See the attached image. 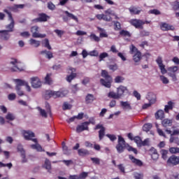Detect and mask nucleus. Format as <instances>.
I'll return each mask as SVG.
<instances>
[{"mask_svg":"<svg viewBox=\"0 0 179 179\" xmlns=\"http://www.w3.org/2000/svg\"><path fill=\"white\" fill-rule=\"evenodd\" d=\"M125 139L121 136H118L117 144L116 145V150L119 153H122L125 149L128 152H133L134 155H138V150L135 148H133L129 144H125Z\"/></svg>","mask_w":179,"mask_h":179,"instance_id":"f257e3e1","label":"nucleus"},{"mask_svg":"<svg viewBox=\"0 0 179 179\" xmlns=\"http://www.w3.org/2000/svg\"><path fill=\"white\" fill-rule=\"evenodd\" d=\"M23 136L26 141H32L35 144L31 145V149L37 150V152H43V147L38 144L37 138H33L36 136L34 133L31 131H24Z\"/></svg>","mask_w":179,"mask_h":179,"instance_id":"f03ea898","label":"nucleus"},{"mask_svg":"<svg viewBox=\"0 0 179 179\" xmlns=\"http://www.w3.org/2000/svg\"><path fill=\"white\" fill-rule=\"evenodd\" d=\"M101 76L102 78H104L105 80L101 78L100 80V83L102 85V86L110 89V87H111V82H113V78L108 74V72L106 70H102Z\"/></svg>","mask_w":179,"mask_h":179,"instance_id":"7ed1b4c3","label":"nucleus"},{"mask_svg":"<svg viewBox=\"0 0 179 179\" xmlns=\"http://www.w3.org/2000/svg\"><path fill=\"white\" fill-rule=\"evenodd\" d=\"M3 12L8 14V20H10V23L6 26V31L12 33L15 29V20H13V17L12 16V13L8 10V9H4Z\"/></svg>","mask_w":179,"mask_h":179,"instance_id":"20e7f679","label":"nucleus"},{"mask_svg":"<svg viewBox=\"0 0 179 179\" xmlns=\"http://www.w3.org/2000/svg\"><path fill=\"white\" fill-rule=\"evenodd\" d=\"M51 97H53V99H58L59 97H65V94H64V92H55L52 90H46L45 91V99L46 100L48 99H51Z\"/></svg>","mask_w":179,"mask_h":179,"instance_id":"39448f33","label":"nucleus"},{"mask_svg":"<svg viewBox=\"0 0 179 179\" xmlns=\"http://www.w3.org/2000/svg\"><path fill=\"white\" fill-rule=\"evenodd\" d=\"M106 14H97L96 15V19L98 20H104V22H111L113 20V18L110 15H111L110 10H107L105 11Z\"/></svg>","mask_w":179,"mask_h":179,"instance_id":"423d86ee","label":"nucleus"},{"mask_svg":"<svg viewBox=\"0 0 179 179\" xmlns=\"http://www.w3.org/2000/svg\"><path fill=\"white\" fill-rule=\"evenodd\" d=\"M166 164L170 167H174V166H178L179 164V157L177 155H171L166 161Z\"/></svg>","mask_w":179,"mask_h":179,"instance_id":"0eeeda50","label":"nucleus"},{"mask_svg":"<svg viewBox=\"0 0 179 179\" xmlns=\"http://www.w3.org/2000/svg\"><path fill=\"white\" fill-rule=\"evenodd\" d=\"M14 82L16 83V86H15V90L17 92V94H18V96H24V92H23V90H22V85H23V80L21 79H15Z\"/></svg>","mask_w":179,"mask_h":179,"instance_id":"6e6552de","label":"nucleus"},{"mask_svg":"<svg viewBox=\"0 0 179 179\" xmlns=\"http://www.w3.org/2000/svg\"><path fill=\"white\" fill-rule=\"evenodd\" d=\"M129 23L136 29H143V24H145V22H143L142 20L138 19H132L129 21Z\"/></svg>","mask_w":179,"mask_h":179,"instance_id":"1a4fd4ad","label":"nucleus"},{"mask_svg":"<svg viewBox=\"0 0 179 179\" xmlns=\"http://www.w3.org/2000/svg\"><path fill=\"white\" fill-rule=\"evenodd\" d=\"M94 129L95 131H97V129H100L99 131V141H101L106 135V127H103V124H98L96 125Z\"/></svg>","mask_w":179,"mask_h":179,"instance_id":"9d476101","label":"nucleus"},{"mask_svg":"<svg viewBox=\"0 0 179 179\" xmlns=\"http://www.w3.org/2000/svg\"><path fill=\"white\" fill-rule=\"evenodd\" d=\"M38 27L34 26L31 28V32L32 33V37L34 38H44L45 34H41L38 33Z\"/></svg>","mask_w":179,"mask_h":179,"instance_id":"9b49d317","label":"nucleus"},{"mask_svg":"<svg viewBox=\"0 0 179 179\" xmlns=\"http://www.w3.org/2000/svg\"><path fill=\"white\" fill-rule=\"evenodd\" d=\"M156 62L161 71V73H162V75L167 73V70L166 69V66L163 64V59L162 57L159 56L156 59Z\"/></svg>","mask_w":179,"mask_h":179,"instance_id":"f8f14e48","label":"nucleus"},{"mask_svg":"<svg viewBox=\"0 0 179 179\" xmlns=\"http://www.w3.org/2000/svg\"><path fill=\"white\" fill-rule=\"evenodd\" d=\"M31 85L34 89H38L41 86H43V83L38 77H32L31 78Z\"/></svg>","mask_w":179,"mask_h":179,"instance_id":"ddd939ff","label":"nucleus"},{"mask_svg":"<svg viewBox=\"0 0 179 179\" xmlns=\"http://www.w3.org/2000/svg\"><path fill=\"white\" fill-rule=\"evenodd\" d=\"M10 64H11V65H13V66L11 68L12 72H17V71H23V69H22V67L19 66L20 63L17 62V59H13V61L10 62Z\"/></svg>","mask_w":179,"mask_h":179,"instance_id":"4468645a","label":"nucleus"},{"mask_svg":"<svg viewBox=\"0 0 179 179\" xmlns=\"http://www.w3.org/2000/svg\"><path fill=\"white\" fill-rule=\"evenodd\" d=\"M69 70L71 71V74L67 76L66 78V80L69 82V83H71V82H72V80H73V79H75V78H76V76H78V74H76V69L73 68V67H69Z\"/></svg>","mask_w":179,"mask_h":179,"instance_id":"2eb2a0df","label":"nucleus"},{"mask_svg":"<svg viewBox=\"0 0 179 179\" xmlns=\"http://www.w3.org/2000/svg\"><path fill=\"white\" fill-rule=\"evenodd\" d=\"M117 96H119V99H121L125 93H128V88L124 85H120L117 89Z\"/></svg>","mask_w":179,"mask_h":179,"instance_id":"dca6fc26","label":"nucleus"},{"mask_svg":"<svg viewBox=\"0 0 179 179\" xmlns=\"http://www.w3.org/2000/svg\"><path fill=\"white\" fill-rule=\"evenodd\" d=\"M83 131H89V126H87V122H83L80 125H78L76 127V132L80 134Z\"/></svg>","mask_w":179,"mask_h":179,"instance_id":"f3484780","label":"nucleus"},{"mask_svg":"<svg viewBox=\"0 0 179 179\" xmlns=\"http://www.w3.org/2000/svg\"><path fill=\"white\" fill-rule=\"evenodd\" d=\"M129 159L133 164H135V166H138V167H142L143 166V162H142L141 159L135 158L132 155H129Z\"/></svg>","mask_w":179,"mask_h":179,"instance_id":"a211bd4d","label":"nucleus"},{"mask_svg":"<svg viewBox=\"0 0 179 179\" xmlns=\"http://www.w3.org/2000/svg\"><path fill=\"white\" fill-rule=\"evenodd\" d=\"M160 29L162 31H169V30L174 31V26L169 24L166 22H162L160 24Z\"/></svg>","mask_w":179,"mask_h":179,"instance_id":"6ab92c4d","label":"nucleus"},{"mask_svg":"<svg viewBox=\"0 0 179 179\" xmlns=\"http://www.w3.org/2000/svg\"><path fill=\"white\" fill-rule=\"evenodd\" d=\"M10 32L6 30H2L0 31V38L1 40H5L6 41H8L9 38H10Z\"/></svg>","mask_w":179,"mask_h":179,"instance_id":"aec40b11","label":"nucleus"},{"mask_svg":"<svg viewBox=\"0 0 179 179\" xmlns=\"http://www.w3.org/2000/svg\"><path fill=\"white\" fill-rule=\"evenodd\" d=\"M38 17L32 20V23H41L45 22V13H39Z\"/></svg>","mask_w":179,"mask_h":179,"instance_id":"412c9836","label":"nucleus"},{"mask_svg":"<svg viewBox=\"0 0 179 179\" xmlns=\"http://www.w3.org/2000/svg\"><path fill=\"white\" fill-rule=\"evenodd\" d=\"M146 99L151 104H154V103H156V94H155V93L153 92H148L146 96Z\"/></svg>","mask_w":179,"mask_h":179,"instance_id":"4be33fe9","label":"nucleus"},{"mask_svg":"<svg viewBox=\"0 0 179 179\" xmlns=\"http://www.w3.org/2000/svg\"><path fill=\"white\" fill-rule=\"evenodd\" d=\"M162 127H164V128H166V129H167V128H169V127L173 126V120L168 119V118L164 119L162 121Z\"/></svg>","mask_w":179,"mask_h":179,"instance_id":"5701e85b","label":"nucleus"},{"mask_svg":"<svg viewBox=\"0 0 179 179\" xmlns=\"http://www.w3.org/2000/svg\"><path fill=\"white\" fill-rule=\"evenodd\" d=\"M96 100V98H94V95L92 94H87L85 96V103L86 104H92Z\"/></svg>","mask_w":179,"mask_h":179,"instance_id":"b1692460","label":"nucleus"},{"mask_svg":"<svg viewBox=\"0 0 179 179\" xmlns=\"http://www.w3.org/2000/svg\"><path fill=\"white\" fill-rule=\"evenodd\" d=\"M156 120H164V110H158L155 113Z\"/></svg>","mask_w":179,"mask_h":179,"instance_id":"393cba45","label":"nucleus"},{"mask_svg":"<svg viewBox=\"0 0 179 179\" xmlns=\"http://www.w3.org/2000/svg\"><path fill=\"white\" fill-rule=\"evenodd\" d=\"M78 153L80 156L84 157V156H87L90 155V152H89V150L84 149V148H80L78 150Z\"/></svg>","mask_w":179,"mask_h":179,"instance_id":"a878e982","label":"nucleus"},{"mask_svg":"<svg viewBox=\"0 0 179 179\" xmlns=\"http://www.w3.org/2000/svg\"><path fill=\"white\" fill-rule=\"evenodd\" d=\"M142 59V53L141 52H137L133 56V61L134 62H139Z\"/></svg>","mask_w":179,"mask_h":179,"instance_id":"bb28decb","label":"nucleus"},{"mask_svg":"<svg viewBox=\"0 0 179 179\" xmlns=\"http://www.w3.org/2000/svg\"><path fill=\"white\" fill-rule=\"evenodd\" d=\"M64 13L68 17H70V19L75 20L76 23H79V19H78V17L75 16L73 14L69 13L68 10L64 11Z\"/></svg>","mask_w":179,"mask_h":179,"instance_id":"cd10ccee","label":"nucleus"},{"mask_svg":"<svg viewBox=\"0 0 179 179\" xmlns=\"http://www.w3.org/2000/svg\"><path fill=\"white\" fill-rule=\"evenodd\" d=\"M45 117H52V113H51V106H50V103H45Z\"/></svg>","mask_w":179,"mask_h":179,"instance_id":"c85d7f7f","label":"nucleus"},{"mask_svg":"<svg viewBox=\"0 0 179 179\" xmlns=\"http://www.w3.org/2000/svg\"><path fill=\"white\" fill-rule=\"evenodd\" d=\"M62 149L64 155H66L67 156H69L71 155V150L68 149V146H66V144H65V142L62 143Z\"/></svg>","mask_w":179,"mask_h":179,"instance_id":"c756f323","label":"nucleus"},{"mask_svg":"<svg viewBox=\"0 0 179 179\" xmlns=\"http://www.w3.org/2000/svg\"><path fill=\"white\" fill-rule=\"evenodd\" d=\"M129 10L131 13V15H139L141 13V10H138L136 7L131 6L129 8Z\"/></svg>","mask_w":179,"mask_h":179,"instance_id":"7c9ffc66","label":"nucleus"},{"mask_svg":"<svg viewBox=\"0 0 179 179\" xmlns=\"http://www.w3.org/2000/svg\"><path fill=\"white\" fill-rule=\"evenodd\" d=\"M52 76V73H48L45 76V85H52V78H51Z\"/></svg>","mask_w":179,"mask_h":179,"instance_id":"2f4dec72","label":"nucleus"},{"mask_svg":"<svg viewBox=\"0 0 179 179\" xmlns=\"http://www.w3.org/2000/svg\"><path fill=\"white\" fill-rule=\"evenodd\" d=\"M89 38L91 40V41H95L96 43H99V41H100V37L97 36L96 34L94 33H92L89 36Z\"/></svg>","mask_w":179,"mask_h":179,"instance_id":"473e14b6","label":"nucleus"},{"mask_svg":"<svg viewBox=\"0 0 179 179\" xmlns=\"http://www.w3.org/2000/svg\"><path fill=\"white\" fill-rule=\"evenodd\" d=\"M152 127L153 125L152 124V123H145L143 126V131H144L145 132H149V131L152 129Z\"/></svg>","mask_w":179,"mask_h":179,"instance_id":"72a5a7b5","label":"nucleus"},{"mask_svg":"<svg viewBox=\"0 0 179 179\" xmlns=\"http://www.w3.org/2000/svg\"><path fill=\"white\" fill-rule=\"evenodd\" d=\"M108 97H109V99H115L116 100H118V99H120L117 92L115 93L114 92H110L108 94Z\"/></svg>","mask_w":179,"mask_h":179,"instance_id":"f704fd0d","label":"nucleus"},{"mask_svg":"<svg viewBox=\"0 0 179 179\" xmlns=\"http://www.w3.org/2000/svg\"><path fill=\"white\" fill-rule=\"evenodd\" d=\"M170 110H173V101H169L168 105H166L164 108V111L166 113H168Z\"/></svg>","mask_w":179,"mask_h":179,"instance_id":"c9c22d12","label":"nucleus"},{"mask_svg":"<svg viewBox=\"0 0 179 179\" xmlns=\"http://www.w3.org/2000/svg\"><path fill=\"white\" fill-rule=\"evenodd\" d=\"M165 131H166L168 135H171V136H174L176 135H179V130L178 129H176L173 131H171V130H170L169 129H166Z\"/></svg>","mask_w":179,"mask_h":179,"instance_id":"e433bc0d","label":"nucleus"},{"mask_svg":"<svg viewBox=\"0 0 179 179\" xmlns=\"http://www.w3.org/2000/svg\"><path fill=\"white\" fill-rule=\"evenodd\" d=\"M120 105L123 108H127V110H132V107L128 101H121Z\"/></svg>","mask_w":179,"mask_h":179,"instance_id":"4c0bfd02","label":"nucleus"},{"mask_svg":"<svg viewBox=\"0 0 179 179\" xmlns=\"http://www.w3.org/2000/svg\"><path fill=\"white\" fill-rule=\"evenodd\" d=\"M133 141H134L135 143H136L138 148H141V145L142 143V138H141V136H135Z\"/></svg>","mask_w":179,"mask_h":179,"instance_id":"58836bf2","label":"nucleus"},{"mask_svg":"<svg viewBox=\"0 0 179 179\" xmlns=\"http://www.w3.org/2000/svg\"><path fill=\"white\" fill-rule=\"evenodd\" d=\"M169 141L170 143H176V145H179V138L177 136H171Z\"/></svg>","mask_w":179,"mask_h":179,"instance_id":"ea45409f","label":"nucleus"},{"mask_svg":"<svg viewBox=\"0 0 179 179\" xmlns=\"http://www.w3.org/2000/svg\"><path fill=\"white\" fill-rule=\"evenodd\" d=\"M168 71H169V73H176L177 71H178V66H172L168 68Z\"/></svg>","mask_w":179,"mask_h":179,"instance_id":"a19ab883","label":"nucleus"},{"mask_svg":"<svg viewBox=\"0 0 179 179\" xmlns=\"http://www.w3.org/2000/svg\"><path fill=\"white\" fill-rule=\"evenodd\" d=\"M160 153L162 157L164 160H167V155H169V150H161Z\"/></svg>","mask_w":179,"mask_h":179,"instance_id":"79ce46f5","label":"nucleus"},{"mask_svg":"<svg viewBox=\"0 0 179 179\" xmlns=\"http://www.w3.org/2000/svg\"><path fill=\"white\" fill-rule=\"evenodd\" d=\"M29 43L31 45H34V47H40V41H36V39H30Z\"/></svg>","mask_w":179,"mask_h":179,"instance_id":"37998d69","label":"nucleus"},{"mask_svg":"<svg viewBox=\"0 0 179 179\" xmlns=\"http://www.w3.org/2000/svg\"><path fill=\"white\" fill-rule=\"evenodd\" d=\"M136 52H141L135 45H131L130 46V54H136Z\"/></svg>","mask_w":179,"mask_h":179,"instance_id":"c03bdc74","label":"nucleus"},{"mask_svg":"<svg viewBox=\"0 0 179 179\" xmlns=\"http://www.w3.org/2000/svg\"><path fill=\"white\" fill-rule=\"evenodd\" d=\"M120 36H123L124 37H131V33H129V31H128L127 30L122 29L120 32Z\"/></svg>","mask_w":179,"mask_h":179,"instance_id":"a18cd8bd","label":"nucleus"},{"mask_svg":"<svg viewBox=\"0 0 179 179\" xmlns=\"http://www.w3.org/2000/svg\"><path fill=\"white\" fill-rule=\"evenodd\" d=\"M150 143V138H145L143 141L141 140V148H142V146H149Z\"/></svg>","mask_w":179,"mask_h":179,"instance_id":"49530a36","label":"nucleus"},{"mask_svg":"<svg viewBox=\"0 0 179 179\" xmlns=\"http://www.w3.org/2000/svg\"><path fill=\"white\" fill-rule=\"evenodd\" d=\"M2 167H8V169H9V170H10V169L12 167H13V164H12L11 162H10L8 164H3L0 162V168H2Z\"/></svg>","mask_w":179,"mask_h":179,"instance_id":"de8ad7c7","label":"nucleus"},{"mask_svg":"<svg viewBox=\"0 0 179 179\" xmlns=\"http://www.w3.org/2000/svg\"><path fill=\"white\" fill-rule=\"evenodd\" d=\"M159 78L164 85H168V83H169V78H167L166 76H160Z\"/></svg>","mask_w":179,"mask_h":179,"instance_id":"09e8293b","label":"nucleus"},{"mask_svg":"<svg viewBox=\"0 0 179 179\" xmlns=\"http://www.w3.org/2000/svg\"><path fill=\"white\" fill-rule=\"evenodd\" d=\"M124 77L120 76H117L115 78V83H122V82H124Z\"/></svg>","mask_w":179,"mask_h":179,"instance_id":"8fccbe9b","label":"nucleus"},{"mask_svg":"<svg viewBox=\"0 0 179 179\" xmlns=\"http://www.w3.org/2000/svg\"><path fill=\"white\" fill-rule=\"evenodd\" d=\"M36 110H38L41 117H45V110L41 108L40 106L36 107Z\"/></svg>","mask_w":179,"mask_h":179,"instance_id":"3c124183","label":"nucleus"},{"mask_svg":"<svg viewBox=\"0 0 179 179\" xmlns=\"http://www.w3.org/2000/svg\"><path fill=\"white\" fill-rule=\"evenodd\" d=\"M17 152H20L21 155H22L23 153H26V151H24V149L23 148V145H22L21 144L17 145Z\"/></svg>","mask_w":179,"mask_h":179,"instance_id":"603ef678","label":"nucleus"},{"mask_svg":"<svg viewBox=\"0 0 179 179\" xmlns=\"http://www.w3.org/2000/svg\"><path fill=\"white\" fill-rule=\"evenodd\" d=\"M108 57V53L107 52H102L99 55V62H101L104 58H107Z\"/></svg>","mask_w":179,"mask_h":179,"instance_id":"864d4df0","label":"nucleus"},{"mask_svg":"<svg viewBox=\"0 0 179 179\" xmlns=\"http://www.w3.org/2000/svg\"><path fill=\"white\" fill-rule=\"evenodd\" d=\"M45 55L46 58L50 59H52V58H54V53L51 51H45Z\"/></svg>","mask_w":179,"mask_h":179,"instance_id":"5fc2aeb1","label":"nucleus"},{"mask_svg":"<svg viewBox=\"0 0 179 179\" xmlns=\"http://www.w3.org/2000/svg\"><path fill=\"white\" fill-rule=\"evenodd\" d=\"M22 86H25L28 92H31V87H30V85H29V83L26 82L25 80H22Z\"/></svg>","mask_w":179,"mask_h":179,"instance_id":"6e6d98bb","label":"nucleus"},{"mask_svg":"<svg viewBox=\"0 0 179 179\" xmlns=\"http://www.w3.org/2000/svg\"><path fill=\"white\" fill-rule=\"evenodd\" d=\"M45 169L50 171L51 170V162L48 159H45Z\"/></svg>","mask_w":179,"mask_h":179,"instance_id":"4d7b16f0","label":"nucleus"},{"mask_svg":"<svg viewBox=\"0 0 179 179\" xmlns=\"http://www.w3.org/2000/svg\"><path fill=\"white\" fill-rule=\"evenodd\" d=\"M109 69L110 71H113V72H115V71H117V69H118V65H117V64H110L109 65Z\"/></svg>","mask_w":179,"mask_h":179,"instance_id":"13d9d810","label":"nucleus"},{"mask_svg":"<svg viewBox=\"0 0 179 179\" xmlns=\"http://www.w3.org/2000/svg\"><path fill=\"white\" fill-rule=\"evenodd\" d=\"M168 75L170 78H172L173 82H177V76L176 75V73H168Z\"/></svg>","mask_w":179,"mask_h":179,"instance_id":"bf43d9fd","label":"nucleus"},{"mask_svg":"<svg viewBox=\"0 0 179 179\" xmlns=\"http://www.w3.org/2000/svg\"><path fill=\"white\" fill-rule=\"evenodd\" d=\"M6 119L9 121H13V120H15V115L12 113H8L6 116Z\"/></svg>","mask_w":179,"mask_h":179,"instance_id":"052dcab7","label":"nucleus"},{"mask_svg":"<svg viewBox=\"0 0 179 179\" xmlns=\"http://www.w3.org/2000/svg\"><path fill=\"white\" fill-rule=\"evenodd\" d=\"M91 160L94 164H100V159L97 157H91Z\"/></svg>","mask_w":179,"mask_h":179,"instance_id":"680f3d73","label":"nucleus"},{"mask_svg":"<svg viewBox=\"0 0 179 179\" xmlns=\"http://www.w3.org/2000/svg\"><path fill=\"white\" fill-rule=\"evenodd\" d=\"M107 138H110V140L112 142H114V141H117V136L114 134H106Z\"/></svg>","mask_w":179,"mask_h":179,"instance_id":"e2e57ef3","label":"nucleus"},{"mask_svg":"<svg viewBox=\"0 0 179 179\" xmlns=\"http://www.w3.org/2000/svg\"><path fill=\"white\" fill-rule=\"evenodd\" d=\"M134 178L135 179H143V174L139 173H135L134 174Z\"/></svg>","mask_w":179,"mask_h":179,"instance_id":"0e129e2a","label":"nucleus"},{"mask_svg":"<svg viewBox=\"0 0 179 179\" xmlns=\"http://www.w3.org/2000/svg\"><path fill=\"white\" fill-rule=\"evenodd\" d=\"M169 152L171 153H179V148H174V147H172L171 148H169Z\"/></svg>","mask_w":179,"mask_h":179,"instance_id":"69168bd1","label":"nucleus"},{"mask_svg":"<svg viewBox=\"0 0 179 179\" xmlns=\"http://www.w3.org/2000/svg\"><path fill=\"white\" fill-rule=\"evenodd\" d=\"M54 31L57 34L58 37L60 38L62 37V35L65 33V31L60 29H55Z\"/></svg>","mask_w":179,"mask_h":179,"instance_id":"338daca9","label":"nucleus"},{"mask_svg":"<svg viewBox=\"0 0 179 179\" xmlns=\"http://www.w3.org/2000/svg\"><path fill=\"white\" fill-rule=\"evenodd\" d=\"M117 168L120 170V171H121V173H123L124 174V173H125V166H124V164H120L119 165H117Z\"/></svg>","mask_w":179,"mask_h":179,"instance_id":"774afa93","label":"nucleus"}]
</instances>
